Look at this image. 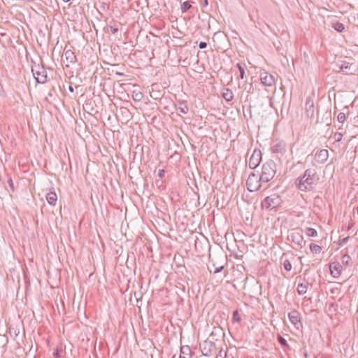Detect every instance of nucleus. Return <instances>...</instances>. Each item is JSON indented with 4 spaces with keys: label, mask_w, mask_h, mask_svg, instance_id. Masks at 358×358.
<instances>
[{
    "label": "nucleus",
    "mask_w": 358,
    "mask_h": 358,
    "mask_svg": "<svg viewBox=\"0 0 358 358\" xmlns=\"http://www.w3.org/2000/svg\"><path fill=\"white\" fill-rule=\"evenodd\" d=\"M64 2H69L70 0H62Z\"/></svg>",
    "instance_id": "nucleus-45"
},
{
    "label": "nucleus",
    "mask_w": 358,
    "mask_h": 358,
    "mask_svg": "<svg viewBox=\"0 0 358 358\" xmlns=\"http://www.w3.org/2000/svg\"><path fill=\"white\" fill-rule=\"evenodd\" d=\"M62 352H63V350L61 346L57 347L55 351L53 352L54 358H61L62 357L61 354L62 353Z\"/></svg>",
    "instance_id": "nucleus-28"
},
{
    "label": "nucleus",
    "mask_w": 358,
    "mask_h": 358,
    "mask_svg": "<svg viewBox=\"0 0 358 358\" xmlns=\"http://www.w3.org/2000/svg\"><path fill=\"white\" fill-rule=\"evenodd\" d=\"M224 268V266H215V268H214V273H217L219 272H220L222 269Z\"/></svg>",
    "instance_id": "nucleus-38"
},
{
    "label": "nucleus",
    "mask_w": 358,
    "mask_h": 358,
    "mask_svg": "<svg viewBox=\"0 0 358 358\" xmlns=\"http://www.w3.org/2000/svg\"><path fill=\"white\" fill-rule=\"evenodd\" d=\"M288 317L291 323L293 324L297 329L302 327L300 313L298 311H291L288 313Z\"/></svg>",
    "instance_id": "nucleus-9"
},
{
    "label": "nucleus",
    "mask_w": 358,
    "mask_h": 358,
    "mask_svg": "<svg viewBox=\"0 0 358 358\" xmlns=\"http://www.w3.org/2000/svg\"><path fill=\"white\" fill-rule=\"evenodd\" d=\"M157 176L162 178L164 176V171L163 169H159L157 173Z\"/></svg>",
    "instance_id": "nucleus-40"
},
{
    "label": "nucleus",
    "mask_w": 358,
    "mask_h": 358,
    "mask_svg": "<svg viewBox=\"0 0 358 358\" xmlns=\"http://www.w3.org/2000/svg\"><path fill=\"white\" fill-rule=\"evenodd\" d=\"M305 114L307 117L313 118L315 114L314 101L310 97H308L305 103Z\"/></svg>",
    "instance_id": "nucleus-11"
},
{
    "label": "nucleus",
    "mask_w": 358,
    "mask_h": 358,
    "mask_svg": "<svg viewBox=\"0 0 358 358\" xmlns=\"http://www.w3.org/2000/svg\"><path fill=\"white\" fill-rule=\"evenodd\" d=\"M207 47V43L206 42H200L199 44V48L200 49H204Z\"/></svg>",
    "instance_id": "nucleus-39"
},
{
    "label": "nucleus",
    "mask_w": 358,
    "mask_h": 358,
    "mask_svg": "<svg viewBox=\"0 0 358 358\" xmlns=\"http://www.w3.org/2000/svg\"><path fill=\"white\" fill-rule=\"evenodd\" d=\"M236 67L239 70L241 79H244V78H245V69H244V67L240 63L236 64Z\"/></svg>",
    "instance_id": "nucleus-29"
},
{
    "label": "nucleus",
    "mask_w": 358,
    "mask_h": 358,
    "mask_svg": "<svg viewBox=\"0 0 358 358\" xmlns=\"http://www.w3.org/2000/svg\"><path fill=\"white\" fill-rule=\"evenodd\" d=\"M271 152L275 154H283L285 152V144L280 142L274 144L271 148Z\"/></svg>",
    "instance_id": "nucleus-14"
},
{
    "label": "nucleus",
    "mask_w": 358,
    "mask_h": 358,
    "mask_svg": "<svg viewBox=\"0 0 358 358\" xmlns=\"http://www.w3.org/2000/svg\"><path fill=\"white\" fill-rule=\"evenodd\" d=\"M260 80L264 85L268 87L273 86L275 82L274 76L266 71L260 73Z\"/></svg>",
    "instance_id": "nucleus-10"
},
{
    "label": "nucleus",
    "mask_w": 358,
    "mask_h": 358,
    "mask_svg": "<svg viewBox=\"0 0 358 358\" xmlns=\"http://www.w3.org/2000/svg\"><path fill=\"white\" fill-rule=\"evenodd\" d=\"M226 355H227L226 352H225V351H224V350H222V349H221V350H220V352H219L218 355H217V358L218 357H221V358H224V357H226Z\"/></svg>",
    "instance_id": "nucleus-37"
},
{
    "label": "nucleus",
    "mask_w": 358,
    "mask_h": 358,
    "mask_svg": "<svg viewBox=\"0 0 358 358\" xmlns=\"http://www.w3.org/2000/svg\"><path fill=\"white\" fill-rule=\"evenodd\" d=\"M7 176H8L7 182H8L11 191L14 192L15 187H14V184H13V180L11 178V177L8 176V175H7Z\"/></svg>",
    "instance_id": "nucleus-34"
},
{
    "label": "nucleus",
    "mask_w": 358,
    "mask_h": 358,
    "mask_svg": "<svg viewBox=\"0 0 358 358\" xmlns=\"http://www.w3.org/2000/svg\"><path fill=\"white\" fill-rule=\"evenodd\" d=\"M332 27L338 32H342L345 29V26L343 23L338 21L332 22Z\"/></svg>",
    "instance_id": "nucleus-22"
},
{
    "label": "nucleus",
    "mask_w": 358,
    "mask_h": 358,
    "mask_svg": "<svg viewBox=\"0 0 358 358\" xmlns=\"http://www.w3.org/2000/svg\"><path fill=\"white\" fill-rule=\"evenodd\" d=\"M31 71L37 83H45L47 81V72L43 66L35 65L32 66Z\"/></svg>",
    "instance_id": "nucleus-6"
},
{
    "label": "nucleus",
    "mask_w": 358,
    "mask_h": 358,
    "mask_svg": "<svg viewBox=\"0 0 358 358\" xmlns=\"http://www.w3.org/2000/svg\"><path fill=\"white\" fill-rule=\"evenodd\" d=\"M276 173V164L274 161L270 159L262 166L261 173L262 182L267 183L271 180Z\"/></svg>",
    "instance_id": "nucleus-3"
},
{
    "label": "nucleus",
    "mask_w": 358,
    "mask_h": 358,
    "mask_svg": "<svg viewBox=\"0 0 358 358\" xmlns=\"http://www.w3.org/2000/svg\"><path fill=\"white\" fill-rule=\"evenodd\" d=\"M191 7H192V6L189 1H184L181 4V8H180L182 13L187 12Z\"/></svg>",
    "instance_id": "nucleus-26"
},
{
    "label": "nucleus",
    "mask_w": 358,
    "mask_h": 358,
    "mask_svg": "<svg viewBox=\"0 0 358 358\" xmlns=\"http://www.w3.org/2000/svg\"><path fill=\"white\" fill-rule=\"evenodd\" d=\"M46 200L48 203L52 206H55L56 205V202L57 200V196L56 193L54 191H50L46 194Z\"/></svg>",
    "instance_id": "nucleus-16"
},
{
    "label": "nucleus",
    "mask_w": 358,
    "mask_h": 358,
    "mask_svg": "<svg viewBox=\"0 0 358 358\" xmlns=\"http://www.w3.org/2000/svg\"><path fill=\"white\" fill-rule=\"evenodd\" d=\"M342 138H343V134L341 132H336L334 134V139L337 142H340L342 140Z\"/></svg>",
    "instance_id": "nucleus-35"
},
{
    "label": "nucleus",
    "mask_w": 358,
    "mask_h": 358,
    "mask_svg": "<svg viewBox=\"0 0 358 358\" xmlns=\"http://www.w3.org/2000/svg\"><path fill=\"white\" fill-rule=\"evenodd\" d=\"M204 3H205V5H207V4H208V1H207V0H205Z\"/></svg>",
    "instance_id": "nucleus-44"
},
{
    "label": "nucleus",
    "mask_w": 358,
    "mask_h": 358,
    "mask_svg": "<svg viewBox=\"0 0 358 358\" xmlns=\"http://www.w3.org/2000/svg\"><path fill=\"white\" fill-rule=\"evenodd\" d=\"M264 182H262L261 176L255 173H251L246 182L248 189L252 192L259 190Z\"/></svg>",
    "instance_id": "nucleus-4"
},
{
    "label": "nucleus",
    "mask_w": 358,
    "mask_h": 358,
    "mask_svg": "<svg viewBox=\"0 0 358 358\" xmlns=\"http://www.w3.org/2000/svg\"><path fill=\"white\" fill-rule=\"evenodd\" d=\"M350 261H351V257H350V255L345 254L342 257L343 264H348Z\"/></svg>",
    "instance_id": "nucleus-32"
},
{
    "label": "nucleus",
    "mask_w": 358,
    "mask_h": 358,
    "mask_svg": "<svg viewBox=\"0 0 358 358\" xmlns=\"http://www.w3.org/2000/svg\"><path fill=\"white\" fill-rule=\"evenodd\" d=\"M320 178L316 169L310 168L305 171L303 176L296 180V185L299 189L303 192L310 191L318 183Z\"/></svg>",
    "instance_id": "nucleus-1"
},
{
    "label": "nucleus",
    "mask_w": 358,
    "mask_h": 358,
    "mask_svg": "<svg viewBox=\"0 0 358 358\" xmlns=\"http://www.w3.org/2000/svg\"><path fill=\"white\" fill-rule=\"evenodd\" d=\"M277 338H278V341L282 346L287 348L288 349L290 348V347H289V344L287 343V341L285 340V338H283L281 335L278 334L277 336Z\"/></svg>",
    "instance_id": "nucleus-24"
},
{
    "label": "nucleus",
    "mask_w": 358,
    "mask_h": 358,
    "mask_svg": "<svg viewBox=\"0 0 358 358\" xmlns=\"http://www.w3.org/2000/svg\"><path fill=\"white\" fill-rule=\"evenodd\" d=\"M176 110L181 113L187 114L189 111V108L184 102H180L179 106L176 108Z\"/></svg>",
    "instance_id": "nucleus-21"
},
{
    "label": "nucleus",
    "mask_w": 358,
    "mask_h": 358,
    "mask_svg": "<svg viewBox=\"0 0 358 358\" xmlns=\"http://www.w3.org/2000/svg\"><path fill=\"white\" fill-rule=\"evenodd\" d=\"M329 269L334 278H338L341 274L343 266L339 262H334L329 264Z\"/></svg>",
    "instance_id": "nucleus-12"
},
{
    "label": "nucleus",
    "mask_w": 358,
    "mask_h": 358,
    "mask_svg": "<svg viewBox=\"0 0 358 358\" xmlns=\"http://www.w3.org/2000/svg\"><path fill=\"white\" fill-rule=\"evenodd\" d=\"M310 250L313 253L318 254L321 252L322 248L317 244L311 243L310 245Z\"/></svg>",
    "instance_id": "nucleus-23"
},
{
    "label": "nucleus",
    "mask_w": 358,
    "mask_h": 358,
    "mask_svg": "<svg viewBox=\"0 0 358 358\" xmlns=\"http://www.w3.org/2000/svg\"><path fill=\"white\" fill-rule=\"evenodd\" d=\"M143 98V94L142 92L135 90L132 92V99L135 102H140Z\"/></svg>",
    "instance_id": "nucleus-20"
},
{
    "label": "nucleus",
    "mask_w": 358,
    "mask_h": 358,
    "mask_svg": "<svg viewBox=\"0 0 358 358\" xmlns=\"http://www.w3.org/2000/svg\"><path fill=\"white\" fill-rule=\"evenodd\" d=\"M192 350L189 345H183L180 348V354L179 358H192Z\"/></svg>",
    "instance_id": "nucleus-15"
},
{
    "label": "nucleus",
    "mask_w": 358,
    "mask_h": 358,
    "mask_svg": "<svg viewBox=\"0 0 358 358\" xmlns=\"http://www.w3.org/2000/svg\"><path fill=\"white\" fill-rule=\"evenodd\" d=\"M69 90L71 92H73V87H72V85H69Z\"/></svg>",
    "instance_id": "nucleus-43"
},
{
    "label": "nucleus",
    "mask_w": 358,
    "mask_h": 358,
    "mask_svg": "<svg viewBox=\"0 0 358 358\" xmlns=\"http://www.w3.org/2000/svg\"><path fill=\"white\" fill-rule=\"evenodd\" d=\"M346 115L344 113H340L338 115L337 120L340 123H343L345 121Z\"/></svg>",
    "instance_id": "nucleus-31"
},
{
    "label": "nucleus",
    "mask_w": 358,
    "mask_h": 358,
    "mask_svg": "<svg viewBox=\"0 0 358 358\" xmlns=\"http://www.w3.org/2000/svg\"><path fill=\"white\" fill-rule=\"evenodd\" d=\"M65 59L68 63H75L77 60L74 52L71 50H67L64 52Z\"/></svg>",
    "instance_id": "nucleus-17"
},
{
    "label": "nucleus",
    "mask_w": 358,
    "mask_h": 358,
    "mask_svg": "<svg viewBox=\"0 0 358 358\" xmlns=\"http://www.w3.org/2000/svg\"><path fill=\"white\" fill-rule=\"evenodd\" d=\"M282 264H283L284 268H285L286 271H291V270H292V264H291V262H289V260H288V259H285V260L283 261Z\"/></svg>",
    "instance_id": "nucleus-30"
},
{
    "label": "nucleus",
    "mask_w": 358,
    "mask_h": 358,
    "mask_svg": "<svg viewBox=\"0 0 358 358\" xmlns=\"http://www.w3.org/2000/svg\"><path fill=\"white\" fill-rule=\"evenodd\" d=\"M357 214H358V207L357 208Z\"/></svg>",
    "instance_id": "nucleus-46"
},
{
    "label": "nucleus",
    "mask_w": 358,
    "mask_h": 358,
    "mask_svg": "<svg viewBox=\"0 0 358 358\" xmlns=\"http://www.w3.org/2000/svg\"><path fill=\"white\" fill-rule=\"evenodd\" d=\"M215 348V345L213 341L206 340L200 344V350L202 355L205 357H210Z\"/></svg>",
    "instance_id": "nucleus-8"
},
{
    "label": "nucleus",
    "mask_w": 358,
    "mask_h": 358,
    "mask_svg": "<svg viewBox=\"0 0 358 358\" xmlns=\"http://www.w3.org/2000/svg\"><path fill=\"white\" fill-rule=\"evenodd\" d=\"M262 160V152L259 150L255 149L252 153L249 162L248 166L250 169H254L257 168L260 164Z\"/></svg>",
    "instance_id": "nucleus-7"
},
{
    "label": "nucleus",
    "mask_w": 358,
    "mask_h": 358,
    "mask_svg": "<svg viewBox=\"0 0 358 358\" xmlns=\"http://www.w3.org/2000/svg\"><path fill=\"white\" fill-rule=\"evenodd\" d=\"M222 96L227 101H231L234 99V93L229 88H224L222 92Z\"/></svg>",
    "instance_id": "nucleus-18"
},
{
    "label": "nucleus",
    "mask_w": 358,
    "mask_h": 358,
    "mask_svg": "<svg viewBox=\"0 0 358 358\" xmlns=\"http://www.w3.org/2000/svg\"><path fill=\"white\" fill-rule=\"evenodd\" d=\"M321 358H326V357H321Z\"/></svg>",
    "instance_id": "nucleus-47"
},
{
    "label": "nucleus",
    "mask_w": 358,
    "mask_h": 358,
    "mask_svg": "<svg viewBox=\"0 0 358 358\" xmlns=\"http://www.w3.org/2000/svg\"><path fill=\"white\" fill-rule=\"evenodd\" d=\"M340 69H341V70L342 71H345V72H346V73H350L348 72V70H350V66H349V64H345V63H344L343 64H342V65L341 66Z\"/></svg>",
    "instance_id": "nucleus-33"
},
{
    "label": "nucleus",
    "mask_w": 358,
    "mask_h": 358,
    "mask_svg": "<svg viewBox=\"0 0 358 358\" xmlns=\"http://www.w3.org/2000/svg\"><path fill=\"white\" fill-rule=\"evenodd\" d=\"M308 289V282H299L297 285V292L300 295H303L306 293Z\"/></svg>",
    "instance_id": "nucleus-19"
},
{
    "label": "nucleus",
    "mask_w": 358,
    "mask_h": 358,
    "mask_svg": "<svg viewBox=\"0 0 358 358\" xmlns=\"http://www.w3.org/2000/svg\"><path fill=\"white\" fill-rule=\"evenodd\" d=\"M315 157L319 163L324 164L328 159L329 152L326 149H322L315 154Z\"/></svg>",
    "instance_id": "nucleus-13"
},
{
    "label": "nucleus",
    "mask_w": 358,
    "mask_h": 358,
    "mask_svg": "<svg viewBox=\"0 0 358 358\" xmlns=\"http://www.w3.org/2000/svg\"><path fill=\"white\" fill-rule=\"evenodd\" d=\"M287 241L294 244L295 250L301 249L306 243L303 240V230L300 228L292 229L288 231Z\"/></svg>",
    "instance_id": "nucleus-2"
},
{
    "label": "nucleus",
    "mask_w": 358,
    "mask_h": 358,
    "mask_svg": "<svg viewBox=\"0 0 358 358\" xmlns=\"http://www.w3.org/2000/svg\"><path fill=\"white\" fill-rule=\"evenodd\" d=\"M110 31L113 34H116L118 31V29L116 27H110Z\"/></svg>",
    "instance_id": "nucleus-42"
},
{
    "label": "nucleus",
    "mask_w": 358,
    "mask_h": 358,
    "mask_svg": "<svg viewBox=\"0 0 358 358\" xmlns=\"http://www.w3.org/2000/svg\"><path fill=\"white\" fill-rule=\"evenodd\" d=\"M232 320L234 322H240L241 321V317L238 310L234 311Z\"/></svg>",
    "instance_id": "nucleus-27"
},
{
    "label": "nucleus",
    "mask_w": 358,
    "mask_h": 358,
    "mask_svg": "<svg viewBox=\"0 0 358 358\" xmlns=\"http://www.w3.org/2000/svg\"><path fill=\"white\" fill-rule=\"evenodd\" d=\"M306 234L310 237H316L317 236V231L311 227L307 228Z\"/></svg>",
    "instance_id": "nucleus-25"
},
{
    "label": "nucleus",
    "mask_w": 358,
    "mask_h": 358,
    "mask_svg": "<svg viewBox=\"0 0 358 358\" xmlns=\"http://www.w3.org/2000/svg\"><path fill=\"white\" fill-rule=\"evenodd\" d=\"M348 239H349V236H347L345 238H341V239H340L338 241V244L339 245H344L345 243H346L348 242Z\"/></svg>",
    "instance_id": "nucleus-36"
},
{
    "label": "nucleus",
    "mask_w": 358,
    "mask_h": 358,
    "mask_svg": "<svg viewBox=\"0 0 358 358\" xmlns=\"http://www.w3.org/2000/svg\"><path fill=\"white\" fill-rule=\"evenodd\" d=\"M268 99H269V106L271 108H274V104H273V96H268Z\"/></svg>",
    "instance_id": "nucleus-41"
},
{
    "label": "nucleus",
    "mask_w": 358,
    "mask_h": 358,
    "mask_svg": "<svg viewBox=\"0 0 358 358\" xmlns=\"http://www.w3.org/2000/svg\"><path fill=\"white\" fill-rule=\"evenodd\" d=\"M281 202L280 197L275 194H271L270 196H266L263 201L262 202V206L263 208L271 210L278 207Z\"/></svg>",
    "instance_id": "nucleus-5"
}]
</instances>
